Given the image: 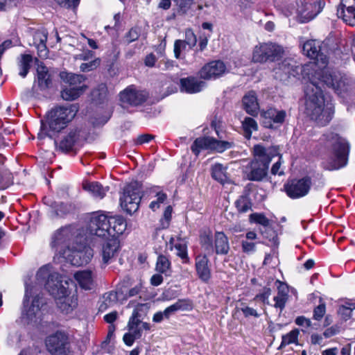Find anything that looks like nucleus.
<instances>
[{"mask_svg": "<svg viewBox=\"0 0 355 355\" xmlns=\"http://www.w3.org/2000/svg\"><path fill=\"white\" fill-rule=\"evenodd\" d=\"M298 335L299 331L297 329L292 330L287 334L283 335L280 347H285L292 343H295L297 341Z\"/></svg>", "mask_w": 355, "mask_h": 355, "instance_id": "48", "label": "nucleus"}, {"mask_svg": "<svg viewBox=\"0 0 355 355\" xmlns=\"http://www.w3.org/2000/svg\"><path fill=\"white\" fill-rule=\"evenodd\" d=\"M85 239L92 241L94 237L104 238L111 235L109 216L101 211L92 213L85 230Z\"/></svg>", "mask_w": 355, "mask_h": 355, "instance_id": "5", "label": "nucleus"}, {"mask_svg": "<svg viewBox=\"0 0 355 355\" xmlns=\"http://www.w3.org/2000/svg\"><path fill=\"white\" fill-rule=\"evenodd\" d=\"M79 132L78 129H71L69 132L63 137L58 143L55 141L60 150L63 152H69L73 149V147L78 139Z\"/></svg>", "mask_w": 355, "mask_h": 355, "instance_id": "25", "label": "nucleus"}, {"mask_svg": "<svg viewBox=\"0 0 355 355\" xmlns=\"http://www.w3.org/2000/svg\"><path fill=\"white\" fill-rule=\"evenodd\" d=\"M191 309V304L189 300L180 299L175 303L167 307L164 311V317L168 319L172 315L178 311H187Z\"/></svg>", "mask_w": 355, "mask_h": 355, "instance_id": "31", "label": "nucleus"}, {"mask_svg": "<svg viewBox=\"0 0 355 355\" xmlns=\"http://www.w3.org/2000/svg\"><path fill=\"white\" fill-rule=\"evenodd\" d=\"M235 207L239 213H245L251 210L252 203L249 193L245 191L234 202Z\"/></svg>", "mask_w": 355, "mask_h": 355, "instance_id": "36", "label": "nucleus"}, {"mask_svg": "<svg viewBox=\"0 0 355 355\" xmlns=\"http://www.w3.org/2000/svg\"><path fill=\"white\" fill-rule=\"evenodd\" d=\"M226 71V66L220 60L211 61L205 64L200 71V76L205 80L216 79Z\"/></svg>", "mask_w": 355, "mask_h": 355, "instance_id": "16", "label": "nucleus"}, {"mask_svg": "<svg viewBox=\"0 0 355 355\" xmlns=\"http://www.w3.org/2000/svg\"><path fill=\"white\" fill-rule=\"evenodd\" d=\"M156 270L160 273L168 275L171 271V261L164 255H159L156 263Z\"/></svg>", "mask_w": 355, "mask_h": 355, "instance_id": "44", "label": "nucleus"}, {"mask_svg": "<svg viewBox=\"0 0 355 355\" xmlns=\"http://www.w3.org/2000/svg\"><path fill=\"white\" fill-rule=\"evenodd\" d=\"M311 181L309 177L299 180H293L284 185L286 194L295 199L306 196L311 188Z\"/></svg>", "mask_w": 355, "mask_h": 355, "instance_id": "14", "label": "nucleus"}, {"mask_svg": "<svg viewBox=\"0 0 355 355\" xmlns=\"http://www.w3.org/2000/svg\"><path fill=\"white\" fill-rule=\"evenodd\" d=\"M244 110L250 115L255 116L258 114L259 105L254 92H250L243 98Z\"/></svg>", "mask_w": 355, "mask_h": 355, "instance_id": "28", "label": "nucleus"}, {"mask_svg": "<svg viewBox=\"0 0 355 355\" xmlns=\"http://www.w3.org/2000/svg\"><path fill=\"white\" fill-rule=\"evenodd\" d=\"M349 145L345 139L334 135L331 137V155L324 158L322 166L328 171L340 169L346 166L347 163Z\"/></svg>", "mask_w": 355, "mask_h": 355, "instance_id": "3", "label": "nucleus"}, {"mask_svg": "<svg viewBox=\"0 0 355 355\" xmlns=\"http://www.w3.org/2000/svg\"><path fill=\"white\" fill-rule=\"evenodd\" d=\"M104 240L101 250L102 258V267L112 263L117 257L120 250V242L117 236H107L103 238Z\"/></svg>", "mask_w": 355, "mask_h": 355, "instance_id": "13", "label": "nucleus"}, {"mask_svg": "<svg viewBox=\"0 0 355 355\" xmlns=\"http://www.w3.org/2000/svg\"><path fill=\"white\" fill-rule=\"evenodd\" d=\"M279 71H282L287 76H294L293 66L291 64L290 60H285L279 64Z\"/></svg>", "mask_w": 355, "mask_h": 355, "instance_id": "55", "label": "nucleus"}, {"mask_svg": "<svg viewBox=\"0 0 355 355\" xmlns=\"http://www.w3.org/2000/svg\"><path fill=\"white\" fill-rule=\"evenodd\" d=\"M200 241L202 247L205 250L208 252L214 251L213 241L211 235L205 233L200 236Z\"/></svg>", "mask_w": 355, "mask_h": 355, "instance_id": "51", "label": "nucleus"}, {"mask_svg": "<svg viewBox=\"0 0 355 355\" xmlns=\"http://www.w3.org/2000/svg\"><path fill=\"white\" fill-rule=\"evenodd\" d=\"M322 83L341 97L347 96L354 88V83L346 75L329 67L318 70L315 75H311L305 89V112L318 125L324 126L331 121L334 107L331 103L325 102L320 86Z\"/></svg>", "mask_w": 355, "mask_h": 355, "instance_id": "1", "label": "nucleus"}, {"mask_svg": "<svg viewBox=\"0 0 355 355\" xmlns=\"http://www.w3.org/2000/svg\"><path fill=\"white\" fill-rule=\"evenodd\" d=\"M323 5L320 0H300L297 10L301 22L315 18L322 11Z\"/></svg>", "mask_w": 355, "mask_h": 355, "instance_id": "11", "label": "nucleus"}, {"mask_svg": "<svg viewBox=\"0 0 355 355\" xmlns=\"http://www.w3.org/2000/svg\"><path fill=\"white\" fill-rule=\"evenodd\" d=\"M74 209V205L71 203L58 202V207L55 208L53 212L56 216L62 217L73 211Z\"/></svg>", "mask_w": 355, "mask_h": 355, "instance_id": "47", "label": "nucleus"}, {"mask_svg": "<svg viewBox=\"0 0 355 355\" xmlns=\"http://www.w3.org/2000/svg\"><path fill=\"white\" fill-rule=\"evenodd\" d=\"M239 311H241L245 318L254 317L259 318L260 314L254 308L248 306L245 303H241V306L238 308Z\"/></svg>", "mask_w": 355, "mask_h": 355, "instance_id": "52", "label": "nucleus"}, {"mask_svg": "<svg viewBox=\"0 0 355 355\" xmlns=\"http://www.w3.org/2000/svg\"><path fill=\"white\" fill-rule=\"evenodd\" d=\"M250 221L263 225L267 227L270 225V220L263 214L253 213L250 215Z\"/></svg>", "mask_w": 355, "mask_h": 355, "instance_id": "49", "label": "nucleus"}, {"mask_svg": "<svg viewBox=\"0 0 355 355\" xmlns=\"http://www.w3.org/2000/svg\"><path fill=\"white\" fill-rule=\"evenodd\" d=\"M78 108L75 105L57 106L51 110L46 116V123L52 132H59L64 129L76 115Z\"/></svg>", "mask_w": 355, "mask_h": 355, "instance_id": "4", "label": "nucleus"}, {"mask_svg": "<svg viewBox=\"0 0 355 355\" xmlns=\"http://www.w3.org/2000/svg\"><path fill=\"white\" fill-rule=\"evenodd\" d=\"M187 44L182 40H177L174 43V54L177 59L181 58V53L185 50Z\"/></svg>", "mask_w": 355, "mask_h": 355, "instance_id": "60", "label": "nucleus"}, {"mask_svg": "<svg viewBox=\"0 0 355 355\" xmlns=\"http://www.w3.org/2000/svg\"><path fill=\"white\" fill-rule=\"evenodd\" d=\"M49 352L53 355H67L69 341L67 336L62 331H56L48 336L45 340Z\"/></svg>", "mask_w": 355, "mask_h": 355, "instance_id": "12", "label": "nucleus"}, {"mask_svg": "<svg viewBox=\"0 0 355 355\" xmlns=\"http://www.w3.org/2000/svg\"><path fill=\"white\" fill-rule=\"evenodd\" d=\"M180 10L186 12L193 3V0H174Z\"/></svg>", "mask_w": 355, "mask_h": 355, "instance_id": "63", "label": "nucleus"}, {"mask_svg": "<svg viewBox=\"0 0 355 355\" xmlns=\"http://www.w3.org/2000/svg\"><path fill=\"white\" fill-rule=\"evenodd\" d=\"M60 76L63 84L70 87L82 89V92H84L87 88L85 85L86 78L83 75L62 71L60 73Z\"/></svg>", "mask_w": 355, "mask_h": 355, "instance_id": "22", "label": "nucleus"}, {"mask_svg": "<svg viewBox=\"0 0 355 355\" xmlns=\"http://www.w3.org/2000/svg\"><path fill=\"white\" fill-rule=\"evenodd\" d=\"M60 255L73 266H83V261H81L80 256L81 255V252L78 249H71L67 246Z\"/></svg>", "mask_w": 355, "mask_h": 355, "instance_id": "33", "label": "nucleus"}, {"mask_svg": "<svg viewBox=\"0 0 355 355\" xmlns=\"http://www.w3.org/2000/svg\"><path fill=\"white\" fill-rule=\"evenodd\" d=\"M242 128L244 131L245 137L247 139H250L252 132L257 130L258 125L254 119L251 117H245L242 121Z\"/></svg>", "mask_w": 355, "mask_h": 355, "instance_id": "42", "label": "nucleus"}, {"mask_svg": "<svg viewBox=\"0 0 355 355\" xmlns=\"http://www.w3.org/2000/svg\"><path fill=\"white\" fill-rule=\"evenodd\" d=\"M270 295L271 289L268 287H264L262 290V292L257 294L254 300H259L263 302V304H269L268 298Z\"/></svg>", "mask_w": 355, "mask_h": 355, "instance_id": "59", "label": "nucleus"}, {"mask_svg": "<svg viewBox=\"0 0 355 355\" xmlns=\"http://www.w3.org/2000/svg\"><path fill=\"white\" fill-rule=\"evenodd\" d=\"M278 293L277 295L274 297L275 301V307L279 308L282 310L286 304L287 300V291L286 287L284 285L281 284V286H278Z\"/></svg>", "mask_w": 355, "mask_h": 355, "instance_id": "41", "label": "nucleus"}, {"mask_svg": "<svg viewBox=\"0 0 355 355\" xmlns=\"http://www.w3.org/2000/svg\"><path fill=\"white\" fill-rule=\"evenodd\" d=\"M211 177L218 182L225 184L228 180L226 168L221 164H215L211 166Z\"/></svg>", "mask_w": 355, "mask_h": 355, "instance_id": "38", "label": "nucleus"}, {"mask_svg": "<svg viewBox=\"0 0 355 355\" xmlns=\"http://www.w3.org/2000/svg\"><path fill=\"white\" fill-rule=\"evenodd\" d=\"M33 57L29 54H21L18 58L19 75L25 78L31 69Z\"/></svg>", "mask_w": 355, "mask_h": 355, "instance_id": "35", "label": "nucleus"}, {"mask_svg": "<svg viewBox=\"0 0 355 355\" xmlns=\"http://www.w3.org/2000/svg\"><path fill=\"white\" fill-rule=\"evenodd\" d=\"M354 309H355V302H346L345 304L339 306L338 314L343 320L347 321L352 317V312Z\"/></svg>", "mask_w": 355, "mask_h": 355, "instance_id": "43", "label": "nucleus"}, {"mask_svg": "<svg viewBox=\"0 0 355 355\" xmlns=\"http://www.w3.org/2000/svg\"><path fill=\"white\" fill-rule=\"evenodd\" d=\"M85 190L90 192L94 197L102 199L108 191V187H103V186L97 182H87L83 184Z\"/></svg>", "mask_w": 355, "mask_h": 355, "instance_id": "34", "label": "nucleus"}, {"mask_svg": "<svg viewBox=\"0 0 355 355\" xmlns=\"http://www.w3.org/2000/svg\"><path fill=\"white\" fill-rule=\"evenodd\" d=\"M141 184L137 182H131L124 189L120 197L121 207L128 214H132L139 209L141 199Z\"/></svg>", "mask_w": 355, "mask_h": 355, "instance_id": "7", "label": "nucleus"}, {"mask_svg": "<svg viewBox=\"0 0 355 355\" xmlns=\"http://www.w3.org/2000/svg\"><path fill=\"white\" fill-rule=\"evenodd\" d=\"M41 300L42 298L39 295H36L32 301L31 306L27 310L23 311V315L26 316L28 320L32 321L40 311V307L43 304Z\"/></svg>", "mask_w": 355, "mask_h": 355, "instance_id": "37", "label": "nucleus"}, {"mask_svg": "<svg viewBox=\"0 0 355 355\" xmlns=\"http://www.w3.org/2000/svg\"><path fill=\"white\" fill-rule=\"evenodd\" d=\"M149 309V306L147 304H138L135 309L133 310L132 314L135 315V317L139 318L141 319L144 318V316L146 315Z\"/></svg>", "mask_w": 355, "mask_h": 355, "instance_id": "57", "label": "nucleus"}, {"mask_svg": "<svg viewBox=\"0 0 355 355\" xmlns=\"http://www.w3.org/2000/svg\"><path fill=\"white\" fill-rule=\"evenodd\" d=\"M55 300L58 307L62 313L66 314L72 312L78 306V297L75 295H68V289L62 295H51Z\"/></svg>", "mask_w": 355, "mask_h": 355, "instance_id": "20", "label": "nucleus"}, {"mask_svg": "<svg viewBox=\"0 0 355 355\" xmlns=\"http://www.w3.org/2000/svg\"><path fill=\"white\" fill-rule=\"evenodd\" d=\"M209 259L206 255L196 257L195 267L197 275L202 282H207L211 278V270L208 266Z\"/></svg>", "mask_w": 355, "mask_h": 355, "instance_id": "23", "label": "nucleus"}, {"mask_svg": "<svg viewBox=\"0 0 355 355\" xmlns=\"http://www.w3.org/2000/svg\"><path fill=\"white\" fill-rule=\"evenodd\" d=\"M232 146V142L218 140L210 137H203L196 139L191 149L198 156L202 150H211L218 153H223Z\"/></svg>", "mask_w": 355, "mask_h": 355, "instance_id": "10", "label": "nucleus"}, {"mask_svg": "<svg viewBox=\"0 0 355 355\" xmlns=\"http://www.w3.org/2000/svg\"><path fill=\"white\" fill-rule=\"evenodd\" d=\"M264 126L268 128H275V125H282L287 116L286 112L270 107L262 113Z\"/></svg>", "mask_w": 355, "mask_h": 355, "instance_id": "17", "label": "nucleus"}, {"mask_svg": "<svg viewBox=\"0 0 355 355\" xmlns=\"http://www.w3.org/2000/svg\"><path fill=\"white\" fill-rule=\"evenodd\" d=\"M168 248L171 250L173 249L176 250L175 254L182 259V263H189L190 259L188 257L187 245L184 242L180 240L175 241L173 238H171L168 243Z\"/></svg>", "mask_w": 355, "mask_h": 355, "instance_id": "29", "label": "nucleus"}, {"mask_svg": "<svg viewBox=\"0 0 355 355\" xmlns=\"http://www.w3.org/2000/svg\"><path fill=\"white\" fill-rule=\"evenodd\" d=\"M78 250L81 252V261H83V265L87 264L90 261L92 258L94 256V252L93 250L87 246H84L82 248H79Z\"/></svg>", "mask_w": 355, "mask_h": 355, "instance_id": "53", "label": "nucleus"}, {"mask_svg": "<svg viewBox=\"0 0 355 355\" xmlns=\"http://www.w3.org/2000/svg\"><path fill=\"white\" fill-rule=\"evenodd\" d=\"M101 64V60L99 58H95L94 60L81 64L80 66V71L83 72H89L96 69Z\"/></svg>", "mask_w": 355, "mask_h": 355, "instance_id": "54", "label": "nucleus"}, {"mask_svg": "<svg viewBox=\"0 0 355 355\" xmlns=\"http://www.w3.org/2000/svg\"><path fill=\"white\" fill-rule=\"evenodd\" d=\"M257 234L255 232H248L241 240L242 252L248 255L254 254L257 250V245L259 243L257 241Z\"/></svg>", "mask_w": 355, "mask_h": 355, "instance_id": "24", "label": "nucleus"}, {"mask_svg": "<svg viewBox=\"0 0 355 355\" xmlns=\"http://www.w3.org/2000/svg\"><path fill=\"white\" fill-rule=\"evenodd\" d=\"M277 149L265 148L262 145L254 146V159L245 167V177L250 181H262L268 175L269 164L277 155Z\"/></svg>", "mask_w": 355, "mask_h": 355, "instance_id": "2", "label": "nucleus"}, {"mask_svg": "<svg viewBox=\"0 0 355 355\" xmlns=\"http://www.w3.org/2000/svg\"><path fill=\"white\" fill-rule=\"evenodd\" d=\"M60 6L67 8H76L80 2V0H55Z\"/></svg>", "mask_w": 355, "mask_h": 355, "instance_id": "62", "label": "nucleus"}, {"mask_svg": "<svg viewBox=\"0 0 355 355\" xmlns=\"http://www.w3.org/2000/svg\"><path fill=\"white\" fill-rule=\"evenodd\" d=\"M13 184V175L8 170L0 172V190H3Z\"/></svg>", "mask_w": 355, "mask_h": 355, "instance_id": "46", "label": "nucleus"}, {"mask_svg": "<svg viewBox=\"0 0 355 355\" xmlns=\"http://www.w3.org/2000/svg\"><path fill=\"white\" fill-rule=\"evenodd\" d=\"M94 56V53L93 51L90 50H85L83 51L81 53L76 55L74 58L76 60H89V59L93 58Z\"/></svg>", "mask_w": 355, "mask_h": 355, "instance_id": "64", "label": "nucleus"}, {"mask_svg": "<svg viewBox=\"0 0 355 355\" xmlns=\"http://www.w3.org/2000/svg\"><path fill=\"white\" fill-rule=\"evenodd\" d=\"M117 301V295L115 292L106 293L103 295V302L99 306L100 311H105L108 307L112 306Z\"/></svg>", "mask_w": 355, "mask_h": 355, "instance_id": "45", "label": "nucleus"}, {"mask_svg": "<svg viewBox=\"0 0 355 355\" xmlns=\"http://www.w3.org/2000/svg\"><path fill=\"white\" fill-rule=\"evenodd\" d=\"M47 36L48 33L45 29L37 30L33 35V45L37 48L40 57H45L47 55Z\"/></svg>", "mask_w": 355, "mask_h": 355, "instance_id": "26", "label": "nucleus"}, {"mask_svg": "<svg viewBox=\"0 0 355 355\" xmlns=\"http://www.w3.org/2000/svg\"><path fill=\"white\" fill-rule=\"evenodd\" d=\"M326 313V304L320 298V304L316 306L313 309V319L317 321H320L324 316Z\"/></svg>", "mask_w": 355, "mask_h": 355, "instance_id": "50", "label": "nucleus"}, {"mask_svg": "<svg viewBox=\"0 0 355 355\" xmlns=\"http://www.w3.org/2000/svg\"><path fill=\"white\" fill-rule=\"evenodd\" d=\"M49 264L42 266L36 274L37 284L44 285L50 295H63L66 292V286L60 279L61 277L57 272H51Z\"/></svg>", "mask_w": 355, "mask_h": 355, "instance_id": "6", "label": "nucleus"}, {"mask_svg": "<svg viewBox=\"0 0 355 355\" xmlns=\"http://www.w3.org/2000/svg\"><path fill=\"white\" fill-rule=\"evenodd\" d=\"M183 41L189 46V49H193L196 45L197 38L193 32L188 29L185 31V40Z\"/></svg>", "mask_w": 355, "mask_h": 355, "instance_id": "58", "label": "nucleus"}, {"mask_svg": "<svg viewBox=\"0 0 355 355\" xmlns=\"http://www.w3.org/2000/svg\"><path fill=\"white\" fill-rule=\"evenodd\" d=\"M179 85L180 91L188 94L200 92L205 87L204 81L193 76L181 78Z\"/></svg>", "mask_w": 355, "mask_h": 355, "instance_id": "21", "label": "nucleus"}, {"mask_svg": "<svg viewBox=\"0 0 355 355\" xmlns=\"http://www.w3.org/2000/svg\"><path fill=\"white\" fill-rule=\"evenodd\" d=\"M110 224L111 235L109 236L122 234L127 227V223L125 219L121 216L109 217Z\"/></svg>", "mask_w": 355, "mask_h": 355, "instance_id": "32", "label": "nucleus"}, {"mask_svg": "<svg viewBox=\"0 0 355 355\" xmlns=\"http://www.w3.org/2000/svg\"><path fill=\"white\" fill-rule=\"evenodd\" d=\"M38 85L42 89L49 87L51 80L47 68L42 64H39L37 69Z\"/></svg>", "mask_w": 355, "mask_h": 355, "instance_id": "39", "label": "nucleus"}, {"mask_svg": "<svg viewBox=\"0 0 355 355\" xmlns=\"http://www.w3.org/2000/svg\"><path fill=\"white\" fill-rule=\"evenodd\" d=\"M337 15L350 26H355V0H341Z\"/></svg>", "mask_w": 355, "mask_h": 355, "instance_id": "19", "label": "nucleus"}, {"mask_svg": "<svg viewBox=\"0 0 355 355\" xmlns=\"http://www.w3.org/2000/svg\"><path fill=\"white\" fill-rule=\"evenodd\" d=\"M72 236L70 227H64L58 230L53 236L51 246L60 254H62L64 248L67 246L69 241Z\"/></svg>", "mask_w": 355, "mask_h": 355, "instance_id": "18", "label": "nucleus"}, {"mask_svg": "<svg viewBox=\"0 0 355 355\" xmlns=\"http://www.w3.org/2000/svg\"><path fill=\"white\" fill-rule=\"evenodd\" d=\"M148 93L139 90L135 85H130L120 92V100L123 105L138 106L144 103L148 98Z\"/></svg>", "mask_w": 355, "mask_h": 355, "instance_id": "15", "label": "nucleus"}, {"mask_svg": "<svg viewBox=\"0 0 355 355\" xmlns=\"http://www.w3.org/2000/svg\"><path fill=\"white\" fill-rule=\"evenodd\" d=\"M215 252L217 254H227L230 250L229 241L227 236L222 232H217L214 235Z\"/></svg>", "mask_w": 355, "mask_h": 355, "instance_id": "30", "label": "nucleus"}, {"mask_svg": "<svg viewBox=\"0 0 355 355\" xmlns=\"http://www.w3.org/2000/svg\"><path fill=\"white\" fill-rule=\"evenodd\" d=\"M156 196L157 200L152 201L149 205V207L154 211L159 208L160 205L162 204L167 198L166 194L163 192H157Z\"/></svg>", "mask_w": 355, "mask_h": 355, "instance_id": "56", "label": "nucleus"}, {"mask_svg": "<svg viewBox=\"0 0 355 355\" xmlns=\"http://www.w3.org/2000/svg\"><path fill=\"white\" fill-rule=\"evenodd\" d=\"M325 45V42L321 44L320 41L315 40H308L303 44V53L311 59L315 60L314 68L313 69L314 73L312 75H315L316 71L327 67L328 57L323 52L322 49Z\"/></svg>", "mask_w": 355, "mask_h": 355, "instance_id": "8", "label": "nucleus"}, {"mask_svg": "<svg viewBox=\"0 0 355 355\" xmlns=\"http://www.w3.org/2000/svg\"><path fill=\"white\" fill-rule=\"evenodd\" d=\"M74 278L81 288L91 290L94 285V275L91 270H80L74 274Z\"/></svg>", "mask_w": 355, "mask_h": 355, "instance_id": "27", "label": "nucleus"}, {"mask_svg": "<svg viewBox=\"0 0 355 355\" xmlns=\"http://www.w3.org/2000/svg\"><path fill=\"white\" fill-rule=\"evenodd\" d=\"M140 35V29L137 27L132 28L125 35V39L128 43H131L137 40Z\"/></svg>", "mask_w": 355, "mask_h": 355, "instance_id": "61", "label": "nucleus"}, {"mask_svg": "<svg viewBox=\"0 0 355 355\" xmlns=\"http://www.w3.org/2000/svg\"><path fill=\"white\" fill-rule=\"evenodd\" d=\"M284 53L283 48L273 42L260 43L255 46L252 60L255 62H266L267 61H275L282 57Z\"/></svg>", "mask_w": 355, "mask_h": 355, "instance_id": "9", "label": "nucleus"}, {"mask_svg": "<svg viewBox=\"0 0 355 355\" xmlns=\"http://www.w3.org/2000/svg\"><path fill=\"white\" fill-rule=\"evenodd\" d=\"M83 94L82 89L70 87L64 84L62 85L61 97L64 101H74Z\"/></svg>", "mask_w": 355, "mask_h": 355, "instance_id": "40", "label": "nucleus"}]
</instances>
